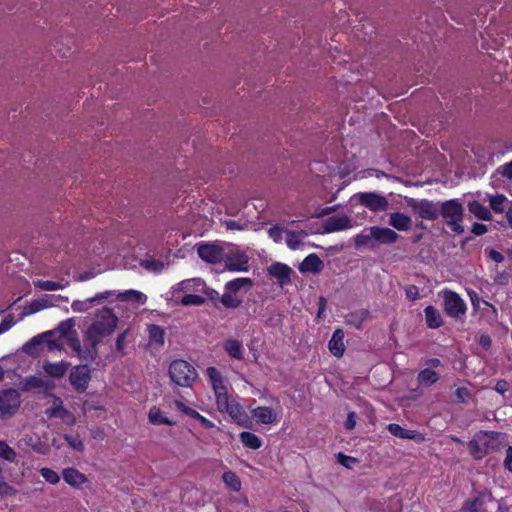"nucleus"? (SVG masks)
Wrapping results in <instances>:
<instances>
[{"mask_svg": "<svg viewBox=\"0 0 512 512\" xmlns=\"http://www.w3.org/2000/svg\"><path fill=\"white\" fill-rule=\"evenodd\" d=\"M55 383L51 380H44L38 376H28L22 382L20 389L24 392H28L34 389H43L45 392L53 390Z\"/></svg>", "mask_w": 512, "mask_h": 512, "instance_id": "nucleus-17", "label": "nucleus"}, {"mask_svg": "<svg viewBox=\"0 0 512 512\" xmlns=\"http://www.w3.org/2000/svg\"><path fill=\"white\" fill-rule=\"evenodd\" d=\"M169 375L171 380L181 387L190 386L197 378L195 368L184 360H175L170 364Z\"/></svg>", "mask_w": 512, "mask_h": 512, "instance_id": "nucleus-4", "label": "nucleus"}, {"mask_svg": "<svg viewBox=\"0 0 512 512\" xmlns=\"http://www.w3.org/2000/svg\"><path fill=\"white\" fill-rule=\"evenodd\" d=\"M406 205L411 209L414 215L423 220L435 221L438 219L439 201L434 202L428 199H415L404 197Z\"/></svg>", "mask_w": 512, "mask_h": 512, "instance_id": "nucleus-5", "label": "nucleus"}, {"mask_svg": "<svg viewBox=\"0 0 512 512\" xmlns=\"http://www.w3.org/2000/svg\"><path fill=\"white\" fill-rule=\"evenodd\" d=\"M323 268L324 263L316 254H309L299 265V271L301 273L312 272L318 274Z\"/></svg>", "mask_w": 512, "mask_h": 512, "instance_id": "nucleus-20", "label": "nucleus"}, {"mask_svg": "<svg viewBox=\"0 0 512 512\" xmlns=\"http://www.w3.org/2000/svg\"><path fill=\"white\" fill-rule=\"evenodd\" d=\"M354 197L357 198L359 204L372 212L386 211L389 207L387 198L375 192H361Z\"/></svg>", "mask_w": 512, "mask_h": 512, "instance_id": "nucleus-10", "label": "nucleus"}, {"mask_svg": "<svg viewBox=\"0 0 512 512\" xmlns=\"http://www.w3.org/2000/svg\"><path fill=\"white\" fill-rule=\"evenodd\" d=\"M438 218L442 217L445 224L456 234H463L465 229L462 225L464 218V207L460 199L439 201Z\"/></svg>", "mask_w": 512, "mask_h": 512, "instance_id": "nucleus-2", "label": "nucleus"}, {"mask_svg": "<svg viewBox=\"0 0 512 512\" xmlns=\"http://www.w3.org/2000/svg\"><path fill=\"white\" fill-rule=\"evenodd\" d=\"M141 266L149 271L160 272L164 267V263L155 259H147L141 261Z\"/></svg>", "mask_w": 512, "mask_h": 512, "instance_id": "nucleus-50", "label": "nucleus"}, {"mask_svg": "<svg viewBox=\"0 0 512 512\" xmlns=\"http://www.w3.org/2000/svg\"><path fill=\"white\" fill-rule=\"evenodd\" d=\"M63 479L73 488H80L82 484L88 481L87 477L76 468H66L63 470Z\"/></svg>", "mask_w": 512, "mask_h": 512, "instance_id": "nucleus-21", "label": "nucleus"}, {"mask_svg": "<svg viewBox=\"0 0 512 512\" xmlns=\"http://www.w3.org/2000/svg\"><path fill=\"white\" fill-rule=\"evenodd\" d=\"M339 205H334V206H329V207H324V208H319L316 213L314 214V217L316 218H322L326 215H330L334 212H336V210L338 209Z\"/></svg>", "mask_w": 512, "mask_h": 512, "instance_id": "nucleus-60", "label": "nucleus"}, {"mask_svg": "<svg viewBox=\"0 0 512 512\" xmlns=\"http://www.w3.org/2000/svg\"><path fill=\"white\" fill-rule=\"evenodd\" d=\"M443 306L447 316L459 318L465 315L467 307L463 299L454 291L445 290L443 292Z\"/></svg>", "mask_w": 512, "mask_h": 512, "instance_id": "nucleus-8", "label": "nucleus"}, {"mask_svg": "<svg viewBox=\"0 0 512 512\" xmlns=\"http://www.w3.org/2000/svg\"><path fill=\"white\" fill-rule=\"evenodd\" d=\"M149 334V344L155 345L156 348H161L165 342V330L159 325L149 324L147 326Z\"/></svg>", "mask_w": 512, "mask_h": 512, "instance_id": "nucleus-26", "label": "nucleus"}, {"mask_svg": "<svg viewBox=\"0 0 512 512\" xmlns=\"http://www.w3.org/2000/svg\"><path fill=\"white\" fill-rule=\"evenodd\" d=\"M198 256L205 262L215 264L224 258V250L217 244H202L197 249Z\"/></svg>", "mask_w": 512, "mask_h": 512, "instance_id": "nucleus-12", "label": "nucleus"}, {"mask_svg": "<svg viewBox=\"0 0 512 512\" xmlns=\"http://www.w3.org/2000/svg\"><path fill=\"white\" fill-rule=\"evenodd\" d=\"M70 366L69 362L63 360L60 362L46 361L43 364V370L48 376L60 379L65 376Z\"/></svg>", "mask_w": 512, "mask_h": 512, "instance_id": "nucleus-19", "label": "nucleus"}, {"mask_svg": "<svg viewBox=\"0 0 512 512\" xmlns=\"http://www.w3.org/2000/svg\"><path fill=\"white\" fill-rule=\"evenodd\" d=\"M13 325H14L13 316L12 315L6 316L0 324V334L9 330Z\"/></svg>", "mask_w": 512, "mask_h": 512, "instance_id": "nucleus-64", "label": "nucleus"}, {"mask_svg": "<svg viewBox=\"0 0 512 512\" xmlns=\"http://www.w3.org/2000/svg\"><path fill=\"white\" fill-rule=\"evenodd\" d=\"M91 369L87 364L76 365L69 373V383L77 393H84L91 381Z\"/></svg>", "mask_w": 512, "mask_h": 512, "instance_id": "nucleus-7", "label": "nucleus"}, {"mask_svg": "<svg viewBox=\"0 0 512 512\" xmlns=\"http://www.w3.org/2000/svg\"><path fill=\"white\" fill-rule=\"evenodd\" d=\"M353 227L350 217L346 215H335L327 218L323 222V233H332Z\"/></svg>", "mask_w": 512, "mask_h": 512, "instance_id": "nucleus-13", "label": "nucleus"}, {"mask_svg": "<svg viewBox=\"0 0 512 512\" xmlns=\"http://www.w3.org/2000/svg\"><path fill=\"white\" fill-rule=\"evenodd\" d=\"M285 233L287 234V240H286L287 246L291 250H296L299 247H301L302 245H304V243L301 241V239L296 237L294 230H286Z\"/></svg>", "mask_w": 512, "mask_h": 512, "instance_id": "nucleus-49", "label": "nucleus"}, {"mask_svg": "<svg viewBox=\"0 0 512 512\" xmlns=\"http://www.w3.org/2000/svg\"><path fill=\"white\" fill-rule=\"evenodd\" d=\"M282 227L275 225L268 230L269 236L276 242L279 243L282 240V234L285 232Z\"/></svg>", "mask_w": 512, "mask_h": 512, "instance_id": "nucleus-58", "label": "nucleus"}, {"mask_svg": "<svg viewBox=\"0 0 512 512\" xmlns=\"http://www.w3.org/2000/svg\"><path fill=\"white\" fill-rule=\"evenodd\" d=\"M253 281L250 278L241 277L231 280L225 284V292L222 294V305L227 309L239 308L242 300L236 296L241 290L248 291L253 287Z\"/></svg>", "mask_w": 512, "mask_h": 512, "instance_id": "nucleus-3", "label": "nucleus"}, {"mask_svg": "<svg viewBox=\"0 0 512 512\" xmlns=\"http://www.w3.org/2000/svg\"><path fill=\"white\" fill-rule=\"evenodd\" d=\"M252 413L253 416L262 424H272L277 420L276 414L270 407L260 406L253 409Z\"/></svg>", "mask_w": 512, "mask_h": 512, "instance_id": "nucleus-28", "label": "nucleus"}, {"mask_svg": "<svg viewBox=\"0 0 512 512\" xmlns=\"http://www.w3.org/2000/svg\"><path fill=\"white\" fill-rule=\"evenodd\" d=\"M267 270L269 275L277 279V282L282 287L291 283L293 270L288 265L281 262H275L272 263Z\"/></svg>", "mask_w": 512, "mask_h": 512, "instance_id": "nucleus-14", "label": "nucleus"}, {"mask_svg": "<svg viewBox=\"0 0 512 512\" xmlns=\"http://www.w3.org/2000/svg\"><path fill=\"white\" fill-rule=\"evenodd\" d=\"M471 396L470 391L466 387H459L454 393L457 403H464Z\"/></svg>", "mask_w": 512, "mask_h": 512, "instance_id": "nucleus-57", "label": "nucleus"}, {"mask_svg": "<svg viewBox=\"0 0 512 512\" xmlns=\"http://www.w3.org/2000/svg\"><path fill=\"white\" fill-rule=\"evenodd\" d=\"M118 321L119 319L112 308L103 307L97 310L95 320L88 326L84 333L85 341H88L89 344H93V354H95V347L98 348L102 339L114 333Z\"/></svg>", "mask_w": 512, "mask_h": 512, "instance_id": "nucleus-1", "label": "nucleus"}, {"mask_svg": "<svg viewBox=\"0 0 512 512\" xmlns=\"http://www.w3.org/2000/svg\"><path fill=\"white\" fill-rule=\"evenodd\" d=\"M337 461L341 465H343L344 467H346L348 469H351L353 464L358 463V459L357 458H354V457H351V456H347V455H345L342 452H339L337 454Z\"/></svg>", "mask_w": 512, "mask_h": 512, "instance_id": "nucleus-54", "label": "nucleus"}, {"mask_svg": "<svg viewBox=\"0 0 512 512\" xmlns=\"http://www.w3.org/2000/svg\"><path fill=\"white\" fill-rule=\"evenodd\" d=\"M506 201V197L502 194H498L490 197V207L496 213L503 212V203Z\"/></svg>", "mask_w": 512, "mask_h": 512, "instance_id": "nucleus-48", "label": "nucleus"}, {"mask_svg": "<svg viewBox=\"0 0 512 512\" xmlns=\"http://www.w3.org/2000/svg\"><path fill=\"white\" fill-rule=\"evenodd\" d=\"M127 334H128V329L124 330L117 336L115 345H116V350L118 352L124 353V343H125Z\"/></svg>", "mask_w": 512, "mask_h": 512, "instance_id": "nucleus-61", "label": "nucleus"}, {"mask_svg": "<svg viewBox=\"0 0 512 512\" xmlns=\"http://www.w3.org/2000/svg\"><path fill=\"white\" fill-rule=\"evenodd\" d=\"M497 172L507 179H512V161L499 167Z\"/></svg>", "mask_w": 512, "mask_h": 512, "instance_id": "nucleus-62", "label": "nucleus"}, {"mask_svg": "<svg viewBox=\"0 0 512 512\" xmlns=\"http://www.w3.org/2000/svg\"><path fill=\"white\" fill-rule=\"evenodd\" d=\"M16 457V452L6 442L0 441V458L14 462Z\"/></svg>", "mask_w": 512, "mask_h": 512, "instance_id": "nucleus-43", "label": "nucleus"}, {"mask_svg": "<svg viewBox=\"0 0 512 512\" xmlns=\"http://www.w3.org/2000/svg\"><path fill=\"white\" fill-rule=\"evenodd\" d=\"M468 210L480 220L490 221L492 219L490 210L476 200L468 203Z\"/></svg>", "mask_w": 512, "mask_h": 512, "instance_id": "nucleus-29", "label": "nucleus"}, {"mask_svg": "<svg viewBox=\"0 0 512 512\" xmlns=\"http://www.w3.org/2000/svg\"><path fill=\"white\" fill-rule=\"evenodd\" d=\"M509 274L505 271L497 273L494 282L500 286H505L509 283Z\"/></svg>", "mask_w": 512, "mask_h": 512, "instance_id": "nucleus-63", "label": "nucleus"}, {"mask_svg": "<svg viewBox=\"0 0 512 512\" xmlns=\"http://www.w3.org/2000/svg\"><path fill=\"white\" fill-rule=\"evenodd\" d=\"M64 439L67 441V443L69 444L70 447H72L73 449H75L79 452H82L85 448L84 443L82 442V440L80 439L79 436L65 434Z\"/></svg>", "mask_w": 512, "mask_h": 512, "instance_id": "nucleus-51", "label": "nucleus"}, {"mask_svg": "<svg viewBox=\"0 0 512 512\" xmlns=\"http://www.w3.org/2000/svg\"><path fill=\"white\" fill-rule=\"evenodd\" d=\"M224 268L233 272H247L249 270V257L239 249L230 250L224 254Z\"/></svg>", "mask_w": 512, "mask_h": 512, "instance_id": "nucleus-9", "label": "nucleus"}, {"mask_svg": "<svg viewBox=\"0 0 512 512\" xmlns=\"http://www.w3.org/2000/svg\"><path fill=\"white\" fill-rule=\"evenodd\" d=\"M388 431L395 437L401 438V439H412L416 441L423 440V436L414 431V430H408L403 427H401L399 424L391 423L388 425Z\"/></svg>", "mask_w": 512, "mask_h": 512, "instance_id": "nucleus-24", "label": "nucleus"}, {"mask_svg": "<svg viewBox=\"0 0 512 512\" xmlns=\"http://www.w3.org/2000/svg\"><path fill=\"white\" fill-rule=\"evenodd\" d=\"M41 476L49 483L56 484L59 482L60 477L54 470L50 468H42L40 470Z\"/></svg>", "mask_w": 512, "mask_h": 512, "instance_id": "nucleus-53", "label": "nucleus"}, {"mask_svg": "<svg viewBox=\"0 0 512 512\" xmlns=\"http://www.w3.org/2000/svg\"><path fill=\"white\" fill-rule=\"evenodd\" d=\"M35 286L45 291H53L58 289H63L65 284L60 281H51V280H38L35 282Z\"/></svg>", "mask_w": 512, "mask_h": 512, "instance_id": "nucleus-42", "label": "nucleus"}, {"mask_svg": "<svg viewBox=\"0 0 512 512\" xmlns=\"http://www.w3.org/2000/svg\"><path fill=\"white\" fill-rule=\"evenodd\" d=\"M202 286H205V282L200 278H194L180 282L178 290L183 292L189 290L198 291Z\"/></svg>", "mask_w": 512, "mask_h": 512, "instance_id": "nucleus-38", "label": "nucleus"}, {"mask_svg": "<svg viewBox=\"0 0 512 512\" xmlns=\"http://www.w3.org/2000/svg\"><path fill=\"white\" fill-rule=\"evenodd\" d=\"M44 347L46 346L49 351L63 350L62 339L58 336H49L43 340Z\"/></svg>", "mask_w": 512, "mask_h": 512, "instance_id": "nucleus-45", "label": "nucleus"}, {"mask_svg": "<svg viewBox=\"0 0 512 512\" xmlns=\"http://www.w3.org/2000/svg\"><path fill=\"white\" fill-rule=\"evenodd\" d=\"M214 392L216 395L217 408L220 412L223 413L226 410H228V407L230 406V404H232V401L229 400L226 387L214 390Z\"/></svg>", "mask_w": 512, "mask_h": 512, "instance_id": "nucleus-36", "label": "nucleus"}, {"mask_svg": "<svg viewBox=\"0 0 512 512\" xmlns=\"http://www.w3.org/2000/svg\"><path fill=\"white\" fill-rule=\"evenodd\" d=\"M439 379L438 373L431 369H424L419 372L417 380L420 384L430 386L436 383Z\"/></svg>", "mask_w": 512, "mask_h": 512, "instance_id": "nucleus-37", "label": "nucleus"}, {"mask_svg": "<svg viewBox=\"0 0 512 512\" xmlns=\"http://www.w3.org/2000/svg\"><path fill=\"white\" fill-rule=\"evenodd\" d=\"M206 302V299L200 295H194V294H187L182 297L180 300V304L183 306H200Z\"/></svg>", "mask_w": 512, "mask_h": 512, "instance_id": "nucleus-44", "label": "nucleus"}, {"mask_svg": "<svg viewBox=\"0 0 512 512\" xmlns=\"http://www.w3.org/2000/svg\"><path fill=\"white\" fill-rule=\"evenodd\" d=\"M469 448L471 455L476 460L482 459L488 453L487 445L481 446L476 440H471L469 442Z\"/></svg>", "mask_w": 512, "mask_h": 512, "instance_id": "nucleus-41", "label": "nucleus"}, {"mask_svg": "<svg viewBox=\"0 0 512 512\" xmlns=\"http://www.w3.org/2000/svg\"><path fill=\"white\" fill-rule=\"evenodd\" d=\"M16 493H17V490L13 486L6 483L4 481V478L0 479V497L1 498L6 497V496H12V495H15Z\"/></svg>", "mask_w": 512, "mask_h": 512, "instance_id": "nucleus-55", "label": "nucleus"}, {"mask_svg": "<svg viewBox=\"0 0 512 512\" xmlns=\"http://www.w3.org/2000/svg\"><path fill=\"white\" fill-rule=\"evenodd\" d=\"M328 347L330 352L336 356L341 357L345 351L344 345V332L342 329H336L329 340Z\"/></svg>", "mask_w": 512, "mask_h": 512, "instance_id": "nucleus-23", "label": "nucleus"}, {"mask_svg": "<svg viewBox=\"0 0 512 512\" xmlns=\"http://www.w3.org/2000/svg\"><path fill=\"white\" fill-rule=\"evenodd\" d=\"M481 504V501L476 498L472 501H467L463 506V510L464 512H478Z\"/></svg>", "mask_w": 512, "mask_h": 512, "instance_id": "nucleus-59", "label": "nucleus"}, {"mask_svg": "<svg viewBox=\"0 0 512 512\" xmlns=\"http://www.w3.org/2000/svg\"><path fill=\"white\" fill-rule=\"evenodd\" d=\"M49 336H53V333L43 332L38 334L23 345L22 351L33 357L38 356L44 349L43 340Z\"/></svg>", "mask_w": 512, "mask_h": 512, "instance_id": "nucleus-18", "label": "nucleus"}, {"mask_svg": "<svg viewBox=\"0 0 512 512\" xmlns=\"http://www.w3.org/2000/svg\"><path fill=\"white\" fill-rule=\"evenodd\" d=\"M117 298L121 301H133L141 304H144L147 301V296L136 290H127L123 293H119Z\"/></svg>", "mask_w": 512, "mask_h": 512, "instance_id": "nucleus-34", "label": "nucleus"}, {"mask_svg": "<svg viewBox=\"0 0 512 512\" xmlns=\"http://www.w3.org/2000/svg\"><path fill=\"white\" fill-rule=\"evenodd\" d=\"M425 322L428 328L437 329L443 325L441 313L432 305L424 309Z\"/></svg>", "mask_w": 512, "mask_h": 512, "instance_id": "nucleus-27", "label": "nucleus"}, {"mask_svg": "<svg viewBox=\"0 0 512 512\" xmlns=\"http://www.w3.org/2000/svg\"><path fill=\"white\" fill-rule=\"evenodd\" d=\"M222 479L224 483L234 491H238L241 488V481L239 477L232 471L224 472L222 475Z\"/></svg>", "mask_w": 512, "mask_h": 512, "instance_id": "nucleus-40", "label": "nucleus"}, {"mask_svg": "<svg viewBox=\"0 0 512 512\" xmlns=\"http://www.w3.org/2000/svg\"><path fill=\"white\" fill-rule=\"evenodd\" d=\"M21 406L20 393L14 388L0 391V419L12 418Z\"/></svg>", "mask_w": 512, "mask_h": 512, "instance_id": "nucleus-6", "label": "nucleus"}, {"mask_svg": "<svg viewBox=\"0 0 512 512\" xmlns=\"http://www.w3.org/2000/svg\"><path fill=\"white\" fill-rule=\"evenodd\" d=\"M207 375L212 383V387L214 390L222 389L225 387L223 385L221 373L215 367H208Z\"/></svg>", "mask_w": 512, "mask_h": 512, "instance_id": "nucleus-39", "label": "nucleus"}, {"mask_svg": "<svg viewBox=\"0 0 512 512\" xmlns=\"http://www.w3.org/2000/svg\"><path fill=\"white\" fill-rule=\"evenodd\" d=\"M41 310H42V308H41V305H40V301H38V299L37 300H33L31 303H29L28 305L24 306L23 312L20 315V319H23L24 317H26L28 315H31V314H34V313H37V312H39Z\"/></svg>", "mask_w": 512, "mask_h": 512, "instance_id": "nucleus-52", "label": "nucleus"}, {"mask_svg": "<svg viewBox=\"0 0 512 512\" xmlns=\"http://www.w3.org/2000/svg\"><path fill=\"white\" fill-rule=\"evenodd\" d=\"M223 348L225 352L231 356L232 358H235L237 360H242L244 358L243 356V346L242 343L235 339H228L224 342Z\"/></svg>", "mask_w": 512, "mask_h": 512, "instance_id": "nucleus-31", "label": "nucleus"}, {"mask_svg": "<svg viewBox=\"0 0 512 512\" xmlns=\"http://www.w3.org/2000/svg\"><path fill=\"white\" fill-rule=\"evenodd\" d=\"M51 396L58 401V405L47 408L44 412L45 415L48 418L62 419L66 421L68 425H73L75 423V418L69 410L63 407V400L54 394H51Z\"/></svg>", "mask_w": 512, "mask_h": 512, "instance_id": "nucleus-15", "label": "nucleus"}, {"mask_svg": "<svg viewBox=\"0 0 512 512\" xmlns=\"http://www.w3.org/2000/svg\"><path fill=\"white\" fill-rule=\"evenodd\" d=\"M202 292L211 300L214 307H218V303L222 304V295L218 293L215 289L208 287V286H202Z\"/></svg>", "mask_w": 512, "mask_h": 512, "instance_id": "nucleus-47", "label": "nucleus"}, {"mask_svg": "<svg viewBox=\"0 0 512 512\" xmlns=\"http://www.w3.org/2000/svg\"><path fill=\"white\" fill-rule=\"evenodd\" d=\"M94 304V300L87 298L86 300H75L71 304V308L74 312H86Z\"/></svg>", "mask_w": 512, "mask_h": 512, "instance_id": "nucleus-46", "label": "nucleus"}, {"mask_svg": "<svg viewBox=\"0 0 512 512\" xmlns=\"http://www.w3.org/2000/svg\"><path fill=\"white\" fill-rule=\"evenodd\" d=\"M355 248L360 249L362 247H368L370 249H374L377 247V244L372 237V233L369 231V234H358L354 238Z\"/></svg>", "mask_w": 512, "mask_h": 512, "instance_id": "nucleus-35", "label": "nucleus"}, {"mask_svg": "<svg viewBox=\"0 0 512 512\" xmlns=\"http://www.w3.org/2000/svg\"><path fill=\"white\" fill-rule=\"evenodd\" d=\"M67 344L77 354L79 360L93 362L98 356V348L95 347V354L92 353L93 344H89V347L82 349L80 340L78 338L77 331H73L72 335L67 337Z\"/></svg>", "mask_w": 512, "mask_h": 512, "instance_id": "nucleus-11", "label": "nucleus"}, {"mask_svg": "<svg viewBox=\"0 0 512 512\" xmlns=\"http://www.w3.org/2000/svg\"><path fill=\"white\" fill-rule=\"evenodd\" d=\"M175 405L178 408V410L182 411L184 414H186L187 416H189L193 419H197V417H200V414L195 409H192V408L186 406L181 401H178V400L175 401Z\"/></svg>", "mask_w": 512, "mask_h": 512, "instance_id": "nucleus-56", "label": "nucleus"}, {"mask_svg": "<svg viewBox=\"0 0 512 512\" xmlns=\"http://www.w3.org/2000/svg\"><path fill=\"white\" fill-rule=\"evenodd\" d=\"M388 223L398 231H408L411 228L412 220L404 213L394 212L390 214Z\"/></svg>", "mask_w": 512, "mask_h": 512, "instance_id": "nucleus-25", "label": "nucleus"}, {"mask_svg": "<svg viewBox=\"0 0 512 512\" xmlns=\"http://www.w3.org/2000/svg\"><path fill=\"white\" fill-rule=\"evenodd\" d=\"M75 325V320L73 318H69L61 321L55 329L49 330L48 332H51L53 333V336H58L62 339L63 337L72 335V332L76 331L74 329Z\"/></svg>", "mask_w": 512, "mask_h": 512, "instance_id": "nucleus-30", "label": "nucleus"}, {"mask_svg": "<svg viewBox=\"0 0 512 512\" xmlns=\"http://www.w3.org/2000/svg\"><path fill=\"white\" fill-rule=\"evenodd\" d=\"M229 414V416L239 425L248 427V424L250 423L249 417L243 407L235 402L232 401V404L228 407V410L225 411Z\"/></svg>", "mask_w": 512, "mask_h": 512, "instance_id": "nucleus-22", "label": "nucleus"}, {"mask_svg": "<svg viewBox=\"0 0 512 512\" xmlns=\"http://www.w3.org/2000/svg\"><path fill=\"white\" fill-rule=\"evenodd\" d=\"M369 231L372 233V237L377 244L389 245L395 243L399 239V235L390 228H384L379 226H372L369 228Z\"/></svg>", "mask_w": 512, "mask_h": 512, "instance_id": "nucleus-16", "label": "nucleus"}, {"mask_svg": "<svg viewBox=\"0 0 512 512\" xmlns=\"http://www.w3.org/2000/svg\"><path fill=\"white\" fill-rule=\"evenodd\" d=\"M148 418H149V422L153 425L165 424V425L172 426L175 424L174 421H171L169 418L165 417L162 414L161 410L156 406H154L150 409Z\"/></svg>", "mask_w": 512, "mask_h": 512, "instance_id": "nucleus-33", "label": "nucleus"}, {"mask_svg": "<svg viewBox=\"0 0 512 512\" xmlns=\"http://www.w3.org/2000/svg\"><path fill=\"white\" fill-rule=\"evenodd\" d=\"M239 439L245 447L253 450H257L262 446V440L256 434L251 432H241Z\"/></svg>", "mask_w": 512, "mask_h": 512, "instance_id": "nucleus-32", "label": "nucleus"}]
</instances>
